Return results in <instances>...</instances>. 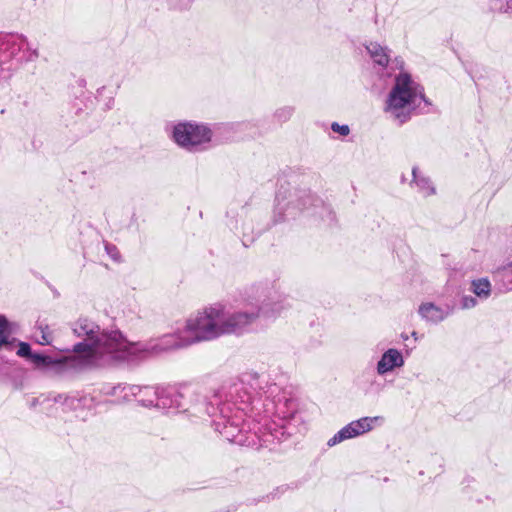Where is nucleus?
<instances>
[{
	"label": "nucleus",
	"instance_id": "f257e3e1",
	"mask_svg": "<svg viewBox=\"0 0 512 512\" xmlns=\"http://www.w3.org/2000/svg\"><path fill=\"white\" fill-rule=\"evenodd\" d=\"M82 338L73 346V356L83 369L112 368L124 364L127 339L119 330H101L93 321L81 318L72 327Z\"/></svg>",
	"mask_w": 512,
	"mask_h": 512
},
{
	"label": "nucleus",
	"instance_id": "f03ea898",
	"mask_svg": "<svg viewBox=\"0 0 512 512\" xmlns=\"http://www.w3.org/2000/svg\"><path fill=\"white\" fill-rule=\"evenodd\" d=\"M248 319L249 316L241 315L238 311L229 312L224 305L217 303L191 315L183 328L193 345L224 335H243Z\"/></svg>",
	"mask_w": 512,
	"mask_h": 512
},
{
	"label": "nucleus",
	"instance_id": "7ed1b4c3",
	"mask_svg": "<svg viewBox=\"0 0 512 512\" xmlns=\"http://www.w3.org/2000/svg\"><path fill=\"white\" fill-rule=\"evenodd\" d=\"M430 106L423 86L406 71L401 70L393 78L392 85L383 102V112L393 122L403 125L413 115Z\"/></svg>",
	"mask_w": 512,
	"mask_h": 512
},
{
	"label": "nucleus",
	"instance_id": "20e7f679",
	"mask_svg": "<svg viewBox=\"0 0 512 512\" xmlns=\"http://www.w3.org/2000/svg\"><path fill=\"white\" fill-rule=\"evenodd\" d=\"M191 345V341L185 333L184 328L177 330L175 333L163 335L147 343L130 342L127 340L124 364L139 361L148 355L182 349Z\"/></svg>",
	"mask_w": 512,
	"mask_h": 512
},
{
	"label": "nucleus",
	"instance_id": "39448f33",
	"mask_svg": "<svg viewBox=\"0 0 512 512\" xmlns=\"http://www.w3.org/2000/svg\"><path fill=\"white\" fill-rule=\"evenodd\" d=\"M170 137L180 148L195 153L208 149L213 139V131L202 122L180 121L172 126Z\"/></svg>",
	"mask_w": 512,
	"mask_h": 512
},
{
	"label": "nucleus",
	"instance_id": "423d86ee",
	"mask_svg": "<svg viewBox=\"0 0 512 512\" xmlns=\"http://www.w3.org/2000/svg\"><path fill=\"white\" fill-rule=\"evenodd\" d=\"M285 310L284 303L279 299L273 298H258L256 305L250 308L239 310L241 315L249 316L247 323L244 326V334L250 331L251 326L259 319L272 320L281 315Z\"/></svg>",
	"mask_w": 512,
	"mask_h": 512
},
{
	"label": "nucleus",
	"instance_id": "0eeeda50",
	"mask_svg": "<svg viewBox=\"0 0 512 512\" xmlns=\"http://www.w3.org/2000/svg\"><path fill=\"white\" fill-rule=\"evenodd\" d=\"M32 364L35 369L51 375L84 370L73 355L55 358L37 353L32 356Z\"/></svg>",
	"mask_w": 512,
	"mask_h": 512
},
{
	"label": "nucleus",
	"instance_id": "6e6552de",
	"mask_svg": "<svg viewBox=\"0 0 512 512\" xmlns=\"http://www.w3.org/2000/svg\"><path fill=\"white\" fill-rule=\"evenodd\" d=\"M384 418L382 416H366L359 418L357 420L351 421L343 428H341L336 434H334L328 441L327 446L333 447L341 442L349 439H353L360 435H363L371 430H373L376 426H379L383 423Z\"/></svg>",
	"mask_w": 512,
	"mask_h": 512
},
{
	"label": "nucleus",
	"instance_id": "1a4fd4ad",
	"mask_svg": "<svg viewBox=\"0 0 512 512\" xmlns=\"http://www.w3.org/2000/svg\"><path fill=\"white\" fill-rule=\"evenodd\" d=\"M453 313L450 305L439 306L433 302H424L418 307L419 316L430 324H439Z\"/></svg>",
	"mask_w": 512,
	"mask_h": 512
},
{
	"label": "nucleus",
	"instance_id": "9d476101",
	"mask_svg": "<svg viewBox=\"0 0 512 512\" xmlns=\"http://www.w3.org/2000/svg\"><path fill=\"white\" fill-rule=\"evenodd\" d=\"M404 364L405 359L402 352L396 348H389L377 361L376 372L379 376H384L395 369L403 367Z\"/></svg>",
	"mask_w": 512,
	"mask_h": 512
},
{
	"label": "nucleus",
	"instance_id": "9b49d317",
	"mask_svg": "<svg viewBox=\"0 0 512 512\" xmlns=\"http://www.w3.org/2000/svg\"><path fill=\"white\" fill-rule=\"evenodd\" d=\"M53 401L56 405H60L63 411H75L78 412L83 409H90L93 404L92 397L88 395H80L79 393H73L70 395H57L53 397Z\"/></svg>",
	"mask_w": 512,
	"mask_h": 512
},
{
	"label": "nucleus",
	"instance_id": "f8f14e48",
	"mask_svg": "<svg viewBox=\"0 0 512 512\" xmlns=\"http://www.w3.org/2000/svg\"><path fill=\"white\" fill-rule=\"evenodd\" d=\"M412 176L411 187L415 188L422 196L428 197L435 194V187L430 178L418 167L415 166L412 168Z\"/></svg>",
	"mask_w": 512,
	"mask_h": 512
},
{
	"label": "nucleus",
	"instance_id": "ddd939ff",
	"mask_svg": "<svg viewBox=\"0 0 512 512\" xmlns=\"http://www.w3.org/2000/svg\"><path fill=\"white\" fill-rule=\"evenodd\" d=\"M131 393L137 395V401L144 407H155L157 396L160 393L159 386H138L129 388Z\"/></svg>",
	"mask_w": 512,
	"mask_h": 512
},
{
	"label": "nucleus",
	"instance_id": "4468645a",
	"mask_svg": "<svg viewBox=\"0 0 512 512\" xmlns=\"http://www.w3.org/2000/svg\"><path fill=\"white\" fill-rule=\"evenodd\" d=\"M217 430L220 434L230 442H234L240 445L245 444L246 440L243 439L241 433L242 428L239 427V423L236 419L227 420L223 423H217Z\"/></svg>",
	"mask_w": 512,
	"mask_h": 512
},
{
	"label": "nucleus",
	"instance_id": "2eb2a0df",
	"mask_svg": "<svg viewBox=\"0 0 512 512\" xmlns=\"http://www.w3.org/2000/svg\"><path fill=\"white\" fill-rule=\"evenodd\" d=\"M181 396L173 389L160 387V393L157 396L155 407L169 411L179 407V398Z\"/></svg>",
	"mask_w": 512,
	"mask_h": 512
},
{
	"label": "nucleus",
	"instance_id": "dca6fc26",
	"mask_svg": "<svg viewBox=\"0 0 512 512\" xmlns=\"http://www.w3.org/2000/svg\"><path fill=\"white\" fill-rule=\"evenodd\" d=\"M366 50L374 63L381 67H386L389 63L390 55L386 47L381 46L377 42H369L366 45Z\"/></svg>",
	"mask_w": 512,
	"mask_h": 512
},
{
	"label": "nucleus",
	"instance_id": "f3484780",
	"mask_svg": "<svg viewBox=\"0 0 512 512\" xmlns=\"http://www.w3.org/2000/svg\"><path fill=\"white\" fill-rule=\"evenodd\" d=\"M470 289L481 300H487L492 293V285L487 278L472 280Z\"/></svg>",
	"mask_w": 512,
	"mask_h": 512
},
{
	"label": "nucleus",
	"instance_id": "a211bd4d",
	"mask_svg": "<svg viewBox=\"0 0 512 512\" xmlns=\"http://www.w3.org/2000/svg\"><path fill=\"white\" fill-rule=\"evenodd\" d=\"M313 199L310 194L305 193L301 198L289 202L286 208V217H295L296 210L302 211L308 208V205L312 203Z\"/></svg>",
	"mask_w": 512,
	"mask_h": 512
},
{
	"label": "nucleus",
	"instance_id": "6ab92c4d",
	"mask_svg": "<svg viewBox=\"0 0 512 512\" xmlns=\"http://www.w3.org/2000/svg\"><path fill=\"white\" fill-rule=\"evenodd\" d=\"M40 337L37 342L41 345H50L53 341L52 332L48 326H39Z\"/></svg>",
	"mask_w": 512,
	"mask_h": 512
},
{
	"label": "nucleus",
	"instance_id": "aec40b11",
	"mask_svg": "<svg viewBox=\"0 0 512 512\" xmlns=\"http://www.w3.org/2000/svg\"><path fill=\"white\" fill-rule=\"evenodd\" d=\"M104 248H105L106 254L110 257V259L113 262L120 263L122 261L121 253L115 245L106 242L104 244Z\"/></svg>",
	"mask_w": 512,
	"mask_h": 512
},
{
	"label": "nucleus",
	"instance_id": "412c9836",
	"mask_svg": "<svg viewBox=\"0 0 512 512\" xmlns=\"http://www.w3.org/2000/svg\"><path fill=\"white\" fill-rule=\"evenodd\" d=\"M124 384L118 385H108L104 387V394L108 396H113L117 398V401L120 403L121 393L124 390Z\"/></svg>",
	"mask_w": 512,
	"mask_h": 512
},
{
	"label": "nucleus",
	"instance_id": "4be33fe9",
	"mask_svg": "<svg viewBox=\"0 0 512 512\" xmlns=\"http://www.w3.org/2000/svg\"><path fill=\"white\" fill-rule=\"evenodd\" d=\"M36 353H32L31 347L26 342H20L18 344L17 355L22 358L28 359L32 363V356Z\"/></svg>",
	"mask_w": 512,
	"mask_h": 512
},
{
	"label": "nucleus",
	"instance_id": "5701e85b",
	"mask_svg": "<svg viewBox=\"0 0 512 512\" xmlns=\"http://www.w3.org/2000/svg\"><path fill=\"white\" fill-rule=\"evenodd\" d=\"M493 7L502 12L512 11V0H493Z\"/></svg>",
	"mask_w": 512,
	"mask_h": 512
},
{
	"label": "nucleus",
	"instance_id": "b1692460",
	"mask_svg": "<svg viewBox=\"0 0 512 512\" xmlns=\"http://www.w3.org/2000/svg\"><path fill=\"white\" fill-rule=\"evenodd\" d=\"M138 386L139 385L124 384L125 389L121 393L120 402H128V401H132V400H137V395H134V393L132 394L130 392L131 390L129 388L138 387Z\"/></svg>",
	"mask_w": 512,
	"mask_h": 512
},
{
	"label": "nucleus",
	"instance_id": "393cba45",
	"mask_svg": "<svg viewBox=\"0 0 512 512\" xmlns=\"http://www.w3.org/2000/svg\"><path fill=\"white\" fill-rule=\"evenodd\" d=\"M292 114H293V108H292V107H289V106L279 108V109L275 112V116H276L279 120H283V121L290 119V117L292 116Z\"/></svg>",
	"mask_w": 512,
	"mask_h": 512
},
{
	"label": "nucleus",
	"instance_id": "a878e982",
	"mask_svg": "<svg viewBox=\"0 0 512 512\" xmlns=\"http://www.w3.org/2000/svg\"><path fill=\"white\" fill-rule=\"evenodd\" d=\"M8 331V320L0 315V347L6 342V333Z\"/></svg>",
	"mask_w": 512,
	"mask_h": 512
},
{
	"label": "nucleus",
	"instance_id": "bb28decb",
	"mask_svg": "<svg viewBox=\"0 0 512 512\" xmlns=\"http://www.w3.org/2000/svg\"><path fill=\"white\" fill-rule=\"evenodd\" d=\"M331 130L335 133L340 134L341 136H347L350 133V128L346 124H339L337 122H333L331 124Z\"/></svg>",
	"mask_w": 512,
	"mask_h": 512
},
{
	"label": "nucleus",
	"instance_id": "cd10ccee",
	"mask_svg": "<svg viewBox=\"0 0 512 512\" xmlns=\"http://www.w3.org/2000/svg\"><path fill=\"white\" fill-rule=\"evenodd\" d=\"M478 304L475 297L465 295L461 299V307L462 309H472L476 307Z\"/></svg>",
	"mask_w": 512,
	"mask_h": 512
},
{
	"label": "nucleus",
	"instance_id": "c85d7f7f",
	"mask_svg": "<svg viewBox=\"0 0 512 512\" xmlns=\"http://www.w3.org/2000/svg\"><path fill=\"white\" fill-rule=\"evenodd\" d=\"M49 396H40L39 398H36L33 400L32 405L35 406L36 404H44L46 401H50Z\"/></svg>",
	"mask_w": 512,
	"mask_h": 512
},
{
	"label": "nucleus",
	"instance_id": "c756f323",
	"mask_svg": "<svg viewBox=\"0 0 512 512\" xmlns=\"http://www.w3.org/2000/svg\"><path fill=\"white\" fill-rule=\"evenodd\" d=\"M37 57H38V52H37V50H36V49H34V50L31 52L30 56L28 57V60H34V59H36Z\"/></svg>",
	"mask_w": 512,
	"mask_h": 512
},
{
	"label": "nucleus",
	"instance_id": "7c9ffc66",
	"mask_svg": "<svg viewBox=\"0 0 512 512\" xmlns=\"http://www.w3.org/2000/svg\"><path fill=\"white\" fill-rule=\"evenodd\" d=\"M411 336L414 338V340H415V341H417V340H418V334H417V332H416V331H413V332L411 333Z\"/></svg>",
	"mask_w": 512,
	"mask_h": 512
},
{
	"label": "nucleus",
	"instance_id": "2f4dec72",
	"mask_svg": "<svg viewBox=\"0 0 512 512\" xmlns=\"http://www.w3.org/2000/svg\"><path fill=\"white\" fill-rule=\"evenodd\" d=\"M401 338H402L403 340H407V339H408V336H407L406 334H401Z\"/></svg>",
	"mask_w": 512,
	"mask_h": 512
},
{
	"label": "nucleus",
	"instance_id": "473e14b6",
	"mask_svg": "<svg viewBox=\"0 0 512 512\" xmlns=\"http://www.w3.org/2000/svg\"><path fill=\"white\" fill-rule=\"evenodd\" d=\"M374 385H377V381H376V379H374V380L371 382V386H374Z\"/></svg>",
	"mask_w": 512,
	"mask_h": 512
}]
</instances>
